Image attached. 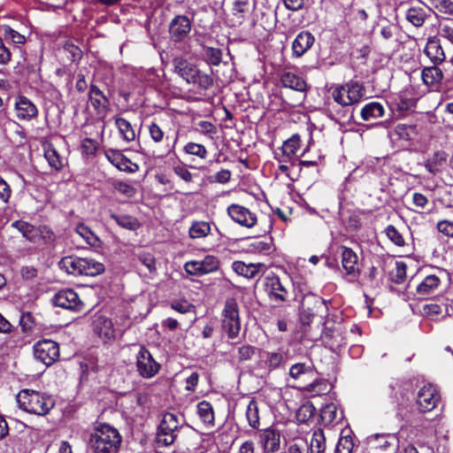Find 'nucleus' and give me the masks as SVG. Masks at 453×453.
<instances>
[{
	"instance_id": "54",
	"label": "nucleus",
	"mask_w": 453,
	"mask_h": 453,
	"mask_svg": "<svg viewBox=\"0 0 453 453\" xmlns=\"http://www.w3.org/2000/svg\"><path fill=\"white\" fill-rule=\"evenodd\" d=\"M114 188L127 197H133L136 193V189L133 185L124 181L115 182Z\"/></svg>"
},
{
	"instance_id": "59",
	"label": "nucleus",
	"mask_w": 453,
	"mask_h": 453,
	"mask_svg": "<svg viewBox=\"0 0 453 453\" xmlns=\"http://www.w3.org/2000/svg\"><path fill=\"white\" fill-rule=\"evenodd\" d=\"M4 35L17 44H23L26 42V38L23 35L10 27H4Z\"/></svg>"
},
{
	"instance_id": "33",
	"label": "nucleus",
	"mask_w": 453,
	"mask_h": 453,
	"mask_svg": "<svg viewBox=\"0 0 453 453\" xmlns=\"http://www.w3.org/2000/svg\"><path fill=\"white\" fill-rule=\"evenodd\" d=\"M441 283V280L436 275H427L417 287V293L420 296H426L433 293Z\"/></svg>"
},
{
	"instance_id": "13",
	"label": "nucleus",
	"mask_w": 453,
	"mask_h": 453,
	"mask_svg": "<svg viewBox=\"0 0 453 453\" xmlns=\"http://www.w3.org/2000/svg\"><path fill=\"white\" fill-rule=\"evenodd\" d=\"M227 213L234 222L248 228L254 226L257 221L255 213L239 204H231L228 206Z\"/></svg>"
},
{
	"instance_id": "17",
	"label": "nucleus",
	"mask_w": 453,
	"mask_h": 453,
	"mask_svg": "<svg viewBox=\"0 0 453 453\" xmlns=\"http://www.w3.org/2000/svg\"><path fill=\"white\" fill-rule=\"evenodd\" d=\"M53 303L56 306L68 310H78L81 306L78 295L72 289L58 292L53 297Z\"/></svg>"
},
{
	"instance_id": "34",
	"label": "nucleus",
	"mask_w": 453,
	"mask_h": 453,
	"mask_svg": "<svg viewBox=\"0 0 453 453\" xmlns=\"http://www.w3.org/2000/svg\"><path fill=\"white\" fill-rule=\"evenodd\" d=\"M326 444L324 432L317 429L313 432L308 453H326Z\"/></svg>"
},
{
	"instance_id": "52",
	"label": "nucleus",
	"mask_w": 453,
	"mask_h": 453,
	"mask_svg": "<svg viewBox=\"0 0 453 453\" xmlns=\"http://www.w3.org/2000/svg\"><path fill=\"white\" fill-rule=\"evenodd\" d=\"M407 265L403 261L395 262V272L392 273V280L396 284L403 283L406 279Z\"/></svg>"
},
{
	"instance_id": "63",
	"label": "nucleus",
	"mask_w": 453,
	"mask_h": 453,
	"mask_svg": "<svg viewBox=\"0 0 453 453\" xmlns=\"http://www.w3.org/2000/svg\"><path fill=\"white\" fill-rule=\"evenodd\" d=\"M184 269L187 273L195 276L203 275L200 270V265L197 260L188 261L184 265Z\"/></svg>"
},
{
	"instance_id": "23",
	"label": "nucleus",
	"mask_w": 453,
	"mask_h": 453,
	"mask_svg": "<svg viewBox=\"0 0 453 453\" xmlns=\"http://www.w3.org/2000/svg\"><path fill=\"white\" fill-rule=\"evenodd\" d=\"M88 97L91 105L98 114H104L107 111L110 101L96 86H90Z\"/></svg>"
},
{
	"instance_id": "56",
	"label": "nucleus",
	"mask_w": 453,
	"mask_h": 453,
	"mask_svg": "<svg viewBox=\"0 0 453 453\" xmlns=\"http://www.w3.org/2000/svg\"><path fill=\"white\" fill-rule=\"evenodd\" d=\"M139 261L147 267L150 273H154L157 269L156 261L154 257L148 252L140 253L138 256Z\"/></svg>"
},
{
	"instance_id": "8",
	"label": "nucleus",
	"mask_w": 453,
	"mask_h": 453,
	"mask_svg": "<svg viewBox=\"0 0 453 453\" xmlns=\"http://www.w3.org/2000/svg\"><path fill=\"white\" fill-rule=\"evenodd\" d=\"M395 441L391 434H372L367 438L368 453H395Z\"/></svg>"
},
{
	"instance_id": "4",
	"label": "nucleus",
	"mask_w": 453,
	"mask_h": 453,
	"mask_svg": "<svg viewBox=\"0 0 453 453\" xmlns=\"http://www.w3.org/2000/svg\"><path fill=\"white\" fill-rule=\"evenodd\" d=\"M364 88L357 81H350L337 86L332 90V97L342 106H350L357 104L364 96Z\"/></svg>"
},
{
	"instance_id": "12",
	"label": "nucleus",
	"mask_w": 453,
	"mask_h": 453,
	"mask_svg": "<svg viewBox=\"0 0 453 453\" xmlns=\"http://www.w3.org/2000/svg\"><path fill=\"white\" fill-rule=\"evenodd\" d=\"M191 31V20L185 15L175 16L169 25V33L174 42H181Z\"/></svg>"
},
{
	"instance_id": "9",
	"label": "nucleus",
	"mask_w": 453,
	"mask_h": 453,
	"mask_svg": "<svg viewBox=\"0 0 453 453\" xmlns=\"http://www.w3.org/2000/svg\"><path fill=\"white\" fill-rule=\"evenodd\" d=\"M440 399L439 392L434 386L425 385L418 393L417 405L421 412H428L437 406Z\"/></svg>"
},
{
	"instance_id": "28",
	"label": "nucleus",
	"mask_w": 453,
	"mask_h": 453,
	"mask_svg": "<svg viewBox=\"0 0 453 453\" xmlns=\"http://www.w3.org/2000/svg\"><path fill=\"white\" fill-rule=\"evenodd\" d=\"M44 157L50 166L57 171L61 170L65 165V158L59 155L51 143L44 144Z\"/></svg>"
},
{
	"instance_id": "57",
	"label": "nucleus",
	"mask_w": 453,
	"mask_h": 453,
	"mask_svg": "<svg viewBox=\"0 0 453 453\" xmlns=\"http://www.w3.org/2000/svg\"><path fill=\"white\" fill-rule=\"evenodd\" d=\"M314 408L309 404L302 405L296 413V418L300 422H305L313 416Z\"/></svg>"
},
{
	"instance_id": "11",
	"label": "nucleus",
	"mask_w": 453,
	"mask_h": 453,
	"mask_svg": "<svg viewBox=\"0 0 453 453\" xmlns=\"http://www.w3.org/2000/svg\"><path fill=\"white\" fill-rule=\"evenodd\" d=\"M258 443L264 453H275L280 449V433L273 427L261 430L258 435Z\"/></svg>"
},
{
	"instance_id": "3",
	"label": "nucleus",
	"mask_w": 453,
	"mask_h": 453,
	"mask_svg": "<svg viewBox=\"0 0 453 453\" xmlns=\"http://www.w3.org/2000/svg\"><path fill=\"white\" fill-rule=\"evenodd\" d=\"M221 329L229 339H235L241 330L239 306L234 299H227L221 314Z\"/></svg>"
},
{
	"instance_id": "48",
	"label": "nucleus",
	"mask_w": 453,
	"mask_h": 453,
	"mask_svg": "<svg viewBox=\"0 0 453 453\" xmlns=\"http://www.w3.org/2000/svg\"><path fill=\"white\" fill-rule=\"evenodd\" d=\"M184 151L187 154H189L192 156H196L203 159L206 158L207 155H208V151L203 144L196 143V142H188L184 146Z\"/></svg>"
},
{
	"instance_id": "61",
	"label": "nucleus",
	"mask_w": 453,
	"mask_h": 453,
	"mask_svg": "<svg viewBox=\"0 0 453 453\" xmlns=\"http://www.w3.org/2000/svg\"><path fill=\"white\" fill-rule=\"evenodd\" d=\"M423 312L426 316L434 318L442 312V308L437 303H431L423 306Z\"/></svg>"
},
{
	"instance_id": "2",
	"label": "nucleus",
	"mask_w": 453,
	"mask_h": 453,
	"mask_svg": "<svg viewBox=\"0 0 453 453\" xmlns=\"http://www.w3.org/2000/svg\"><path fill=\"white\" fill-rule=\"evenodd\" d=\"M17 402L20 409L38 416H45L55 405L50 395L33 389H22L17 395Z\"/></svg>"
},
{
	"instance_id": "38",
	"label": "nucleus",
	"mask_w": 453,
	"mask_h": 453,
	"mask_svg": "<svg viewBox=\"0 0 453 453\" xmlns=\"http://www.w3.org/2000/svg\"><path fill=\"white\" fill-rule=\"evenodd\" d=\"M211 231V225L206 221H195L189 227V236L193 239L203 238Z\"/></svg>"
},
{
	"instance_id": "18",
	"label": "nucleus",
	"mask_w": 453,
	"mask_h": 453,
	"mask_svg": "<svg viewBox=\"0 0 453 453\" xmlns=\"http://www.w3.org/2000/svg\"><path fill=\"white\" fill-rule=\"evenodd\" d=\"M342 265L349 276L357 278L360 273L357 255L352 249L345 246L342 247Z\"/></svg>"
},
{
	"instance_id": "45",
	"label": "nucleus",
	"mask_w": 453,
	"mask_h": 453,
	"mask_svg": "<svg viewBox=\"0 0 453 453\" xmlns=\"http://www.w3.org/2000/svg\"><path fill=\"white\" fill-rule=\"evenodd\" d=\"M203 275L217 271L219 267V261L214 256H206L203 260L198 261Z\"/></svg>"
},
{
	"instance_id": "27",
	"label": "nucleus",
	"mask_w": 453,
	"mask_h": 453,
	"mask_svg": "<svg viewBox=\"0 0 453 453\" xmlns=\"http://www.w3.org/2000/svg\"><path fill=\"white\" fill-rule=\"evenodd\" d=\"M280 82L283 87L289 88L299 92H305L308 89L306 81L299 74L291 72L284 73L280 77Z\"/></svg>"
},
{
	"instance_id": "35",
	"label": "nucleus",
	"mask_w": 453,
	"mask_h": 453,
	"mask_svg": "<svg viewBox=\"0 0 453 453\" xmlns=\"http://www.w3.org/2000/svg\"><path fill=\"white\" fill-rule=\"evenodd\" d=\"M76 233L82 237L85 242L92 247L99 248L102 245L101 240L98 236L91 231V229L84 225L83 223H80L76 226Z\"/></svg>"
},
{
	"instance_id": "42",
	"label": "nucleus",
	"mask_w": 453,
	"mask_h": 453,
	"mask_svg": "<svg viewBox=\"0 0 453 453\" xmlns=\"http://www.w3.org/2000/svg\"><path fill=\"white\" fill-rule=\"evenodd\" d=\"M115 124L125 141L132 142L134 140L135 133L129 121L123 118H117Z\"/></svg>"
},
{
	"instance_id": "15",
	"label": "nucleus",
	"mask_w": 453,
	"mask_h": 453,
	"mask_svg": "<svg viewBox=\"0 0 453 453\" xmlns=\"http://www.w3.org/2000/svg\"><path fill=\"white\" fill-rule=\"evenodd\" d=\"M104 155L106 158L120 171L134 173L138 170V165L132 163L130 159L118 150L109 149L105 150Z\"/></svg>"
},
{
	"instance_id": "19",
	"label": "nucleus",
	"mask_w": 453,
	"mask_h": 453,
	"mask_svg": "<svg viewBox=\"0 0 453 453\" xmlns=\"http://www.w3.org/2000/svg\"><path fill=\"white\" fill-rule=\"evenodd\" d=\"M315 38L309 31L300 32L292 43L293 56L300 58L303 56L313 45Z\"/></svg>"
},
{
	"instance_id": "60",
	"label": "nucleus",
	"mask_w": 453,
	"mask_h": 453,
	"mask_svg": "<svg viewBox=\"0 0 453 453\" xmlns=\"http://www.w3.org/2000/svg\"><path fill=\"white\" fill-rule=\"evenodd\" d=\"M439 35L453 44V20L441 25Z\"/></svg>"
},
{
	"instance_id": "37",
	"label": "nucleus",
	"mask_w": 453,
	"mask_h": 453,
	"mask_svg": "<svg viewBox=\"0 0 453 453\" xmlns=\"http://www.w3.org/2000/svg\"><path fill=\"white\" fill-rule=\"evenodd\" d=\"M111 218L121 227L128 230H136L140 226L138 219L129 215H118L111 213Z\"/></svg>"
},
{
	"instance_id": "50",
	"label": "nucleus",
	"mask_w": 453,
	"mask_h": 453,
	"mask_svg": "<svg viewBox=\"0 0 453 453\" xmlns=\"http://www.w3.org/2000/svg\"><path fill=\"white\" fill-rule=\"evenodd\" d=\"M204 58L210 65H219L221 62L222 52L219 49L206 47L204 48Z\"/></svg>"
},
{
	"instance_id": "47",
	"label": "nucleus",
	"mask_w": 453,
	"mask_h": 453,
	"mask_svg": "<svg viewBox=\"0 0 453 453\" xmlns=\"http://www.w3.org/2000/svg\"><path fill=\"white\" fill-rule=\"evenodd\" d=\"M190 83L197 85L203 90H207L212 87L213 79L211 75L197 70V73L195 74V77L190 81Z\"/></svg>"
},
{
	"instance_id": "1",
	"label": "nucleus",
	"mask_w": 453,
	"mask_h": 453,
	"mask_svg": "<svg viewBox=\"0 0 453 453\" xmlns=\"http://www.w3.org/2000/svg\"><path fill=\"white\" fill-rule=\"evenodd\" d=\"M122 437L115 427L100 423L94 426L88 441L93 453H118Z\"/></svg>"
},
{
	"instance_id": "39",
	"label": "nucleus",
	"mask_w": 453,
	"mask_h": 453,
	"mask_svg": "<svg viewBox=\"0 0 453 453\" xmlns=\"http://www.w3.org/2000/svg\"><path fill=\"white\" fill-rule=\"evenodd\" d=\"M422 80L426 85H434L442 79V72L436 66L426 67L422 70Z\"/></svg>"
},
{
	"instance_id": "29",
	"label": "nucleus",
	"mask_w": 453,
	"mask_h": 453,
	"mask_svg": "<svg viewBox=\"0 0 453 453\" xmlns=\"http://www.w3.org/2000/svg\"><path fill=\"white\" fill-rule=\"evenodd\" d=\"M385 110L381 104L371 102L365 104L361 110V118L365 121H372L384 115Z\"/></svg>"
},
{
	"instance_id": "51",
	"label": "nucleus",
	"mask_w": 453,
	"mask_h": 453,
	"mask_svg": "<svg viewBox=\"0 0 453 453\" xmlns=\"http://www.w3.org/2000/svg\"><path fill=\"white\" fill-rule=\"evenodd\" d=\"M386 235L388 238L395 245L403 247L405 244L404 238L399 233V231L393 226L389 225L385 229Z\"/></svg>"
},
{
	"instance_id": "43",
	"label": "nucleus",
	"mask_w": 453,
	"mask_h": 453,
	"mask_svg": "<svg viewBox=\"0 0 453 453\" xmlns=\"http://www.w3.org/2000/svg\"><path fill=\"white\" fill-rule=\"evenodd\" d=\"M197 413L205 424L212 425L214 422V412L210 403L203 401L197 404Z\"/></svg>"
},
{
	"instance_id": "62",
	"label": "nucleus",
	"mask_w": 453,
	"mask_h": 453,
	"mask_svg": "<svg viewBox=\"0 0 453 453\" xmlns=\"http://www.w3.org/2000/svg\"><path fill=\"white\" fill-rule=\"evenodd\" d=\"M171 307L180 313L189 312L194 308L188 301H174L172 303Z\"/></svg>"
},
{
	"instance_id": "26",
	"label": "nucleus",
	"mask_w": 453,
	"mask_h": 453,
	"mask_svg": "<svg viewBox=\"0 0 453 453\" xmlns=\"http://www.w3.org/2000/svg\"><path fill=\"white\" fill-rule=\"evenodd\" d=\"M425 53L434 65L442 63L446 58L445 53L440 44V41L436 37H431L428 39L425 48Z\"/></svg>"
},
{
	"instance_id": "49",
	"label": "nucleus",
	"mask_w": 453,
	"mask_h": 453,
	"mask_svg": "<svg viewBox=\"0 0 453 453\" xmlns=\"http://www.w3.org/2000/svg\"><path fill=\"white\" fill-rule=\"evenodd\" d=\"M354 441L351 436H342L335 446L334 453H352Z\"/></svg>"
},
{
	"instance_id": "25",
	"label": "nucleus",
	"mask_w": 453,
	"mask_h": 453,
	"mask_svg": "<svg viewBox=\"0 0 453 453\" xmlns=\"http://www.w3.org/2000/svg\"><path fill=\"white\" fill-rule=\"evenodd\" d=\"M174 72L183 78L188 83L194 79L197 73V68L188 60L181 58H175L173 61Z\"/></svg>"
},
{
	"instance_id": "22",
	"label": "nucleus",
	"mask_w": 453,
	"mask_h": 453,
	"mask_svg": "<svg viewBox=\"0 0 453 453\" xmlns=\"http://www.w3.org/2000/svg\"><path fill=\"white\" fill-rule=\"evenodd\" d=\"M94 332L104 342L114 336V329L111 321L104 316H97L93 321Z\"/></svg>"
},
{
	"instance_id": "58",
	"label": "nucleus",
	"mask_w": 453,
	"mask_h": 453,
	"mask_svg": "<svg viewBox=\"0 0 453 453\" xmlns=\"http://www.w3.org/2000/svg\"><path fill=\"white\" fill-rule=\"evenodd\" d=\"M437 230L447 237L453 238V221L441 220L437 223Z\"/></svg>"
},
{
	"instance_id": "7",
	"label": "nucleus",
	"mask_w": 453,
	"mask_h": 453,
	"mask_svg": "<svg viewBox=\"0 0 453 453\" xmlns=\"http://www.w3.org/2000/svg\"><path fill=\"white\" fill-rule=\"evenodd\" d=\"M136 367L142 377L150 379L158 372L160 365L145 347L141 346L136 355Z\"/></svg>"
},
{
	"instance_id": "6",
	"label": "nucleus",
	"mask_w": 453,
	"mask_h": 453,
	"mask_svg": "<svg viewBox=\"0 0 453 453\" xmlns=\"http://www.w3.org/2000/svg\"><path fill=\"white\" fill-rule=\"evenodd\" d=\"M35 358L45 365H51L59 357L58 344L51 340H42L34 345Z\"/></svg>"
},
{
	"instance_id": "20",
	"label": "nucleus",
	"mask_w": 453,
	"mask_h": 453,
	"mask_svg": "<svg viewBox=\"0 0 453 453\" xmlns=\"http://www.w3.org/2000/svg\"><path fill=\"white\" fill-rule=\"evenodd\" d=\"M265 280L266 291L268 292L270 300L275 303L285 302L287 299L288 291L281 284L279 277H267Z\"/></svg>"
},
{
	"instance_id": "64",
	"label": "nucleus",
	"mask_w": 453,
	"mask_h": 453,
	"mask_svg": "<svg viewBox=\"0 0 453 453\" xmlns=\"http://www.w3.org/2000/svg\"><path fill=\"white\" fill-rule=\"evenodd\" d=\"M12 59L11 50L4 44L3 40L0 38V65H5Z\"/></svg>"
},
{
	"instance_id": "5",
	"label": "nucleus",
	"mask_w": 453,
	"mask_h": 453,
	"mask_svg": "<svg viewBox=\"0 0 453 453\" xmlns=\"http://www.w3.org/2000/svg\"><path fill=\"white\" fill-rule=\"evenodd\" d=\"M180 427V421L175 414H164L157 428V444L165 447L172 445L177 438Z\"/></svg>"
},
{
	"instance_id": "21",
	"label": "nucleus",
	"mask_w": 453,
	"mask_h": 453,
	"mask_svg": "<svg viewBox=\"0 0 453 453\" xmlns=\"http://www.w3.org/2000/svg\"><path fill=\"white\" fill-rule=\"evenodd\" d=\"M301 145L300 136L293 134L290 138L285 141L280 148V155L276 156L280 163H288L292 160Z\"/></svg>"
},
{
	"instance_id": "41",
	"label": "nucleus",
	"mask_w": 453,
	"mask_h": 453,
	"mask_svg": "<svg viewBox=\"0 0 453 453\" xmlns=\"http://www.w3.org/2000/svg\"><path fill=\"white\" fill-rule=\"evenodd\" d=\"M289 375L294 380H302L305 377H311L313 375V370L310 365H306L303 363H297L290 367Z\"/></svg>"
},
{
	"instance_id": "55",
	"label": "nucleus",
	"mask_w": 453,
	"mask_h": 453,
	"mask_svg": "<svg viewBox=\"0 0 453 453\" xmlns=\"http://www.w3.org/2000/svg\"><path fill=\"white\" fill-rule=\"evenodd\" d=\"M433 5L440 12L453 15V1L451 0H432Z\"/></svg>"
},
{
	"instance_id": "10",
	"label": "nucleus",
	"mask_w": 453,
	"mask_h": 453,
	"mask_svg": "<svg viewBox=\"0 0 453 453\" xmlns=\"http://www.w3.org/2000/svg\"><path fill=\"white\" fill-rule=\"evenodd\" d=\"M149 133L152 141L156 143H164L163 153L158 155V157H163L164 155H168L172 151H173L175 145L178 141V133L173 137H171L169 134H165L163 129L157 124L151 123L149 126Z\"/></svg>"
},
{
	"instance_id": "30",
	"label": "nucleus",
	"mask_w": 453,
	"mask_h": 453,
	"mask_svg": "<svg viewBox=\"0 0 453 453\" xmlns=\"http://www.w3.org/2000/svg\"><path fill=\"white\" fill-rule=\"evenodd\" d=\"M81 275L96 276L104 271V265L92 258L81 257Z\"/></svg>"
},
{
	"instance_id": "40",
	"label": "nucleus",
	"mask_w": 453,
	"mask_h": 453,
	"mask_svg": "<svg viewBox=\"0 0 453 453\" xmlns=\"http://www.w3.org/2000/svg\"><path fill=\"white\" fill-rule=\"evenodd\" d=\"M246 418L248 420L249 425L254 428L257 429L259 427V411L257 403L255 400H251L246 408Z\"/></svg>"
},
{
	"instance_id": "31",
	"label": "nucleus",
	"mask_w": 453,
	"mask_h": 453,
	"mask_svg": "<svg viewBox=\"0 0 453 453\" xmlns=\"http://www.w3.org/2000/svg\"><path fill=\"white\" fill-rule=\"evenodd\" d=\"M58 265L61 270H64L68 274L81 275V257L73 256L65 257L59 261Z\"/></svg>"
},
{
	"instance_id": "36",
	"label": "nucleus",
	"mask_w": 453,
	"mask_h": 453,
	"mask_svg": "<svg viewBox=\"0 0 453 453\" xmlns=\"http://www.w3.org/2000/svg\"><path fill=\"white\" fill-rule=\"evenodd\" d=\"M446 161V155L443 151H436L428 158L424 165L426 169L432 174H436L440 172V167Z\"/></svg>"
},
{
	"instance_id": "24",
	"label": "nucleus",
	"mask_w": 453,
	"mask_h": 453,
	"mask_svg": "<svg viewBox=\"0 0 453 453\" xmlns=\"http://www.w3.org/2000/svg\"><path fill=\"white\" fill-rule=\"evenodd\" d=\"M265 268L263 264H245L242 261H234L232 269L239 275L248 279H254L259 275Z\"/></svg>"
},
{
	"instance_id": "16",
	"label": "nucleus",
	"mask_w": 453,
	"mask_h": 453,
	"mask_svg": "<svg viewBox=\"0 0 453 453\" xmlns=\"http://www.w3.org/2000/svg\"><path fill=\"white\" fill-rule=\"evenodd\" d=\"M434 11L427 6H411L406 11V19L414 27H422L426 20L432 18Z\"/></svg>"
},
{
	"instance_id": "14",
	"label": "nucleus",
	"mask_w": 453,
	"mask_h": 453,
	"mask_svg": "<svg viewBox=\"0 0 453 453\" xmlns=\"http://www.w3.org/2000/svg\"><path fill=\"white\" fill-rule=\"evenodd\" d=\"M16 117L19 120L29 121L38 115V109L36 105L27 97L19 96L15 102Z\"/></svg>"
},
{
	"instance_id": "44",
	"label": "nucleus",
	"mask_w": 453,
	"mask_h": 453,
	"mask_svg": "<svg viewBox=\"0 0 453 453\" xmlns=\"http://www.w3.org/2000/svg\"><path fill=\"white\" fill-rule=\"evenodd\" d=\"M250 9V0H234L232 12L238 19L239 23L244 19L245 13Z\"/></svg>"
},
{
	"instance_id": "46",
	"label": "nucleus",
	"mask_w": 453,
	"mask_h": 453,
	"mask_svg": "<svg viewBox=\"0 0 453 453\" xmlns=\"http://www.w3.org/2000/svg\"><path fill=\"white\" fill-rule=\"evenodd\" d=\"M303 389L316 395L325 394L328 390V386L325 380L316 379L311 383L303 387Z\"/></svg>"
},
{
	"instance_id": "53",
	"label": "nucleus",
	"mask_w": 453,
	"mask_h": 453,
	"mask_svg": "<svg viewBox=\"0 0 453 453\" xmlns=\"http://www.w3.org/2000/svg\"><path fill=\"white\" fill-rule=\"evenodd\" d=\"M36 242L42 240L44 243H52L55 241V234L47 226L37 227Z\"/></svg>"
},
{
	"instance_id": "32",
	"label": "nucleus",
	"mask_w": 453,
	"mask_h": 453,
	"mask_svg": "<svg viewBox=\"0 0 453 453\" xmlns=\"http://www.w3.org/2000/svg\"><path fill=\"white\" fill-rule=\"evenodd\" d=\"M11 226L16 228L22 234V236L29 242H36V234L38 231L37 227L32 224L23 220H16L12 222Z\"/></svg>"
}]
</instances>
